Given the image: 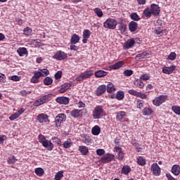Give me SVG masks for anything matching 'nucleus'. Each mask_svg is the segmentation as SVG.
Instances as JSON below:
<instances>
[{
	"label": "nucleus",
	"mask_w": 180,
	"mask_h": 180,
	"mask_svg": "<svg viewBox=\"0 0 180 180\" xmlns=\"http://www.w3.org/2000/svg\"><path fill=\"white\" fill-rule=\"evenodd\" d=\"M134 85H135V86H137V88H140L141 89H143V88H144V82H143V80L140 78L134 79Z\"/></svg>",
	"instance_id": "23"
},
{
	"label": "nucleus",
	"mask_w": 180,
	"mask_h": 180,
	"mask_svg": "<svg viewBox=\"0 0 180 180\" xmlns=\"http://www.w3.org/2000/svg\"><path fill=\"white\" fill-rule=\"evenodd\" d=\"M155 32L156 33L158 37H161L162 36H164V30H162L161 27H158L155 30Z\"/></svg>",
	"instance_id": "40"
},
{
	"label": "nucleus",
	"mask_w": 180,
	"mask_h": 180,
	"mask_svg": "<svg viewBox=\"0 0 180 180\" xmlns=\"http://www.w3.org/2000/svg\"><path fill=\"white\" fill-rule=\"evenodd\" d=\"M18 117H19V115L17 112H15L9 117V120H11V122H13V120L18 119Z\"/></svg>",
	"instance_id": "59"
},
{
	"label": "nucleus",
	"mask_w": 180,
	"mask_h": 180,
	"mask_svg": "<svg viewBox=\"0 0 180 180\" xmlns=\"http://www.w3.org/2000/svg\"><path fill=\"white\" fill-rule=\"evenodd\" d=\"M114 150H115V153H118V154L117 155V160H119V161H122V160H123V158H124V153H123V150H122V148H120V146H115L114 148Z\"/></svg>",
	"instance_id": "13"
},
{
	"label": "nucleus",
	"mask_w": 180,
	"mask_h": 180,
	"mask_svg": "<svg viewBox=\"0 0 180 180\" xmlns=\"http://www.w3.org/2000/svg\"><path fill=\"white\" fill-rule=\"evenodd\" d=\"M79 40H80L79 35L77 34H73L70 39V43L72 44H77V43H79Z\"/></svg>",
	"instance_id": "27"
},
{
	"label": "nucleus",
	"mask_w": 180,
	"mask_h": 180,
	"mask_svg": "<svg viewBox=\"0 0 180 180\" xmlns=\"http://www.w3.org/2000/svg\"><path fill=\"white\" fill-rule=\"evenodd\" d=\"M168 101V96L167 95H160L159 96L155 97L153 100V105L158 108V106H161L162 103H165Z\"/></svg>",
	"instance_id": "4"
},
{
	"label": "nucleus",
	"mask_w": 180,
	"mask_h": 180,
	"mask_svg": "<svg viewBox=\"0 0 180 180\" xmlns=\"http://www.w3.org/2000/svg\"><path fill=\"white\" fill-rule=\"evenodd\" d=\"M16 161H18V159H16V158H15L14 155L8 157V158L7 160L8 164H10V165L15 164L16 162Z\"/></svg>",
	"instance_id": "45"
},
{
	"label": "nucleus",
	"mask_w": 180,
	"mask_h": 180,
	"mask_svg": "<svg viewBox=\"0 0 180 180\" xmlns=\"http://www.w3.org/2000/svg\"><path fill=\"white\" fill-rule=\"evenodd\" d=\"M79 151H80L82 155H88L89 149L86 146H79Z\"/></svg>",
	"instance_id": "25"
},
{
	"label": "nucleus",
	"mask_w": 180,
	"mask_h": 180,
	"mask_svg": "<svg viewBox=\"0 0 180 180\" xmlns=\"http://www.w3.org/2000/svg\"><path fill=\"white\" fill-rule=\"evenodd\" d=\"M172 110H173L174 113L180 116V107L178 105H173L172 107Z\"/></svg>",
	"instance_id": "44"
},
{
	"label": "nucleus",
	"mask_w": 180,
	"mask_h": 180,
	"mask_svg": "<svg viewBox=\"0 0 180 180\" xmlns=\"http://www.w3.org/2000/svg\"><path fill=\"white\" fill-rule=\"evenodd\" d=\"M172 174H174L175 176H178L180 174V166L179 165H174L171 169Z\"/></svg>",
	"instance_id": "19"
},
{
	"label": "nucleus",
	"mask_w": 180,
	"mask_h": 180,
	"mask_svg": "<svg viewBox=\"0 0 180 180\" xmlns=\"http://www.w3.org/2000/svg\"><path fill=\"white\" fill-rule=\"evenodd\" d=\"M0 82H2L3 84L6 82V76L2 73H0Z\"/></svg>",
	"instance_id": "60"
},
{
	"label": "nucleus",
	"mask_w": 180,
	"mask_h": 180,
	"mask_svg": "<svg viewBox=\"0 0 180 180\" xmlns=\"http://www.w3.org/2000/svg\"><path fill=\"white\" fill-rule=\"evenodd\" d=\"M64 148H70L72 146V140L68 139L67 141H65L63 144Z\"/></svg>",
	"instance_id": "35"
},
{
	"label": "nucleus",
	"mask_w": 180,
	"mask_h": 180,
	"mask_svg": "<svg viewBox=\"0 0 180 180\" xmlns=\"http://www.w3.org/2000/svg\"><path fill=\"white\" fill-rule=\"evenodd\" d=\"M143 15L146 16V18H151V15H153V13L151 11V8H146L143 11Z\"/></svg>",
	"instance_id": "36"
},
{
	"label": "nucleus",
	"mask_w": 180,
	"mask_h": 180,
	"mask_svg": "<svg viewBox=\"0 0 180 180\" xmlns=\"http://www.w3.org/2000/svg\"><path fill=\"white\" fill-rule=\"evenodd\" d=\"M136 106L138 109H143V107L144 106V101L137 99L136 100Z\"/></svg>",
	"instance_id": "46"
},
{
	"label": "nucleus",
	"mask_w": 180,
	"mask_h": 180,
	"mask_svg": "<svg viewBox=\"0 0 180 180\" xmlns=\"http://www.w3.org/2000/svg\"><path fill=\"white\" fill-rule=\"evenodd\" d=\"M106 92V85L101 84L96 90V96H101L103 94Z\"/></svg>",
	"instance_id": "14"
},
{
	"label": "nucleus",
	"mask_w": 180,
	"mask_h": 180,
	"mask_svg": "<svg viewBox=\"0 0 180 180\" xmlns=\"http://www.w3.org/2000/svg\"><path fill=\"white\" fill-rule=\"evenodd\" d=\"M127 115L126 114V112L124 111H120L117 112L116 115V120L117 122H120L121 120H123L124 117H126Z\"/></svg>",
	"instance_id": "22"
},
{
	"label": "nucleus",
	"mask_w": 180,
	"mask_h": 180,
	"mask_svg": "<svg viewBox=\"0 0 180 180\" xmlns=\"http://www.w3.org/2000/svg\"><path fill=\"white\" fill-rule=\"evenodd\" d=\"M114 158H115V155H113L112 154H110V153H107L105 155H103L101 157L100 162L102 164H108L109 162H112V161H113Z\"/></svg>",
	"instance_id": "8"
},
{
	"label": "nucleus",
	"mask_w": 180,
	"mask_h": 180,
	"mask_svg": "<svg viewBox=\"0 0 180 180\" xmlns=\"http://www.w3.org/2000/svg\"><path fill=\"white\" fill-rule=\"evenodd\" d=\"M139 79H141L142 81H148V79H150V75L148 74L141 75Z\"/></svg>",
	"instance_id": "54"
},
{
	"label": "nucleus",
	"mask_w": 180,
	"mask_h": 180,
	"mask_svg": "<svg viewBox=\"0 0 180 180\" xmlns=\"http://www.w3.org/2000/svg\"><path fill=\"white\" fill-rule=\"evenodd\" d=\"M115 98L117 101H123V99H124V91H118L116 94Z\"/></svg>",
	"instance_id": "31"
},
{
	"label": "nucleus",
	"mask_w": 180,
	"mask_h": 180,
	"mask_svg": "<svg viewBox=\"0 0 180 180\" xmlns=\"http://www.w3.org/2000/svg\"><path fill=\"white\" fill-rule=\"evenodd\" d=\"M51 98H53V94H46L44 96H42L39 99L36 100L33 105L36 108H38V106H41V105H44V103H49L50 101H51Z\"/></svg>",
	"instance_id": "2"
},
{
	"label": "nucleus",
	"mask_w": 180,
	"mask_h": 180,
	"mask_svg": "<svg viewBox=\"0 0 180 180\" xmlns=\"http://www.w3.org/2000/svg\"><path fill=\"white\" fill-rule=\"evenodd\" d=\"M51 140H52V141H53V143H55L58 146H61V139H60V138L56 137V136H53L51 138Z\"/></svg>",
	"instance_id": "50"
},
{
	"label": "nucleus",
	"mask_w": 180,
	"mask_h": 180,
	"mask_svg": "<svg viewBox=\"0 0 180 180\" xmlns=\"http://www.w3.org/2000/svg\"><path fill=\"white\" fill-rule=\"evenodd\" d=\"M146 58V54L143 53H139L136 56L135 59L136 60V61H140V60H143Z\"/></svg>",
	"instance_id": "49"
},
{
	"label": "nucleus",
	"mask_w": 180,
	"mask_h": 180,
	"mask_svg": "<svg viewBox=\"0 0 180 180\" xmlns=\"http://www.w3.org/2000/svg\"><path fill=\"white\" fill-rule=\"evenodd\" d=\"M134 44H136V41L134 40V39L131 38V39L125 42L124 45V49L125 50H129V49H131V47H133Z\"/></svg>",
	"instance_id": "15"
},
{
	"label": "nucleus",
	"mask_w": 180,
	"mask_h": 180,
	"mask_svg": "<svg viewBox=\"0 0 180 180\" xmlns=\"http://www.w3.org/2000/svg\"><path fill=\"white\" fill-rule=\"evenodd\" d=\"M118 29L120 32V33L122 34H123V33H124V32H126V30H127V25H126V24L121 22L120 23L119 26H118Z\"/></svg>",
	"instance_id": "34"
},
{
	"label": "nucleus",
	"mask_w": 180,
	"mask_h": 180,
	"mask_svg": "<svg viewBox=\"0 0 180 180\" xmlns=\"http://www.w3.org/2000/svg\"><path fill=\"white\" fill-rule=\"evenodd\" d=\"M56 102L59 105H68L70 103V98L66 96H60L56 98Z\"/></svg>",
	"instance_id": "11"
},
{
	"label": "nucleus",
	"mask_w": 180,
	"mask_h": 180,
	"mask_svg": "<svg viewBox=\"0 0 180 180\" xmlns=\"http://www.w3.org/2000/svg\"><path fill=\"white\" fill-rule=\"evenodd\" d=\"M108 72L105 70H97L95 72L94 75L96 78H103V77H106L108 75Z\"/></svg>",
	"instance_id": "20"
},
{
	"label": "nucleus",
	"mask_w": 180,
	"mask_h": 180,
	"mask_svg": "<svg viewBox=\"0 0 180 180\" xmlns=\"http://www.w3.org/2000/svg\"><path fill=\"white\" fill-rule=\"evenodd\" d=\"M23 32V34H25V36H30V34H32V28L27 27L24 29Z\"/></svg>",
	"instance_id": "51"
},
{
	"label": "nucleus",
	"mask_w": 180,
	"mask_h": 180,
	"mask_svg": "<svg viewBox=\"0 0 180 180\" xmlns=\"http://www.w3.org/2000/svg\"><path fill=\"white\" fill-rule=\"evenodd\" d=\"M116 26H117V21L113 18H108L103 23V27L110 30L116 29Z\"/></svg>",
	"instance_id": "5"
},
{
	"label": "nucleus",
	"mask_w": 180,
	"mask_h": 180,
	"mask_svg": "<svg viewBox=\"0 0 180 180\" xmlns=\"http://www.w3.org/2000/svg\"><path fill=\"white\" fill-rule=\"evenodd\" d=\"M63 176H64V172L59 171L56 174L54 179L55 180H61V178H63Z\"/></svg>",
	"instance_id": "42"
},
{
	"label": "nucleus",
	"mask_w": 180,
	"mask_h": 180,
	"mask_svg": "<svg viewBox=\"0 0 180 180\" xmlns=\"http://www.w3.org/2000/svg\"><path fill=\"white\" fill-rule=\"evenodd\" d=\"M34 172L38 176H41L44 174V170L41 167L36 168Z\"/></svg>",
	"instance_id": "38"
},
{
	"label": "nucleus",
	"mask_w": 180,
	"mask_h": 180,
	"mask_svg": "<svg viewBox=\"0 0 180 180\" xmlns=\"http://www.w3.org/2000/svg\"><path fill=\"white\" fill-rule=\"evenodd\" d=\"M137 98H141V99H147L148 96H147V94H146L144 93L139 92L138 94Z\"/></svg>",
	"instance_id": "61"
},
{
	"label": "nucleus",
	"mask_w": 180,
	"mask_h": 180,
	"mask_svg": "<svg viewBox=\"0 0 180 180\" xmlns=\"http://www.w3.org/2000/svg\"><path fill=\"white\" fill-rule=\"evenodd\" d=\"M137 27H139V24H137V22L131 21L129 23V30L131 33H133V32H136V30H137Z\"/></svg>",
	"instance_id": "18"
},
{
	"label": "nucleus",
	"mask_w": 180,
	"mask_h": 180,
	"mask_svg": "<svg viewBox=\"0 0 180 180\" xmlns=\"http://www.w3.org/2000/svg\"><path fill=\"white\" fill-rule=\"evenodd\" d=\"M68 58V56L67 53H65L63 51H57L54 56H53V58L55 60H58V61H61L63 60H66V58Z\"/></svg>",
	"instance_id": "7"
},
{
	"label": "nucleus",
	"mask_w": 180,
	"mask_h": 180,
	"mask_svg": "<svg viewBox=\"0 0 180 180\" xmlns=\"http://www.w3.org/2000/svg\"><path fill=\"white\" fill-rule=\"evenodd\" d=\"M91 116L94 120L102 119V117L105 116V110H103V106L96 105L92 111Z\"/></svg>",
	"instance_id": "3"
},
{
	"label": "nucleus",
	"mask_w": 180,
	"mask_h": 180,
	"mask_svg": "<svg viewBox=\"0 0 180 180\" xmlns=\"http://www.w3.org/2000/svg\"><path fill=\"white\" fill-rule=\"evenodd\" d=\"M94 13L98 16V18H102L103 16V12L99 8H96L94 9Z\"/></svg>",
	"instance_id": "39"
},
{
	"label": "nucleus",
	"mask_w": 180,
	"mask_h": 180,
	"mask_svg": "<svg viewBox=\"0 0 180 180\" xmlns=\"http://www.w3.org/2000/svg\"><path fill=\"white\" fill-rule=\"evenodd\" d=\"M137 164L141 167H144L146 164V160L143 156H139L137 158Z\"/></svg>",
	"instance_id": "33"
},
{
	"label": "nucleus",
	"mask_w": 180,
	"mask_h": 180,
	"mask_svg": "<svg viewBox=\"0 0 180 180\" xmlns=\"http://www.w3.org/2000/svg\"><path fill=\"white\" fill-rule=\"evenodd\" d=\"M130 18L132 20H134L135 22H139V20H140V16H139V15H137L136 13H132L130 15Z\"/></svg>",
	"instance_id": "43"
},
{
	"label": "nucleus",
	"mask_w": 180,
	"mask_h": 180,
	"mask_svg": "<svg viewBox=\"0 0 180 180\" xmlns=\"http://www.w3.org/2000/svg\"><path fill=\"white\" fill-rule=\"evenodd\" d=\"M67 120V115L64 113L58 114L53 123H55V127H60L61 124L64 123Z\"/></svg>",
	"instance_id": "6"
},
{
	"label": "nucleus",
	"mask_w": 180,
	"mask_h": 180,
	"mask_svg": "<svg viewBox=\"0 0 180 180\" xmlns=\"http://www.w3.org/2000/svg\"><path fill=\"white\" fill-rule=\"evenodd\" d=\"M83 143H84L85 144H89L92 143V139H91V137H89V136L86 134L83 135Z\"/></svg>",
	"instance_id": "37"
},
{
	"label": "nucleus",
	"mask_w": 180,
	"mask_h": 180,
	"mask_svg": "<svg viewBox=\"0 0 180 180\" xmlns=\"http://www.w3.org/2000/svg\"><path fill=\"white\" fill-rule=\"evenodd\" d=\"M54 77H55V79H61V77H63V72L62 71H58L56 74H55V75H54Z\"/></svg>",
	"instance_id": "58"
},
{
	"label": "nucleus",
	"mask_w": 180,
	"mask_h": 180,
	"mask_svg": "<svg viewBox=\"0 0 180 180\" xmlns=\"http://www.w3.org/2000/svg\"><path fill=\"white\" fill-rule=\"evenodd\" d=\"M34 77L39 79L41 77H44V75H43V72H40V70L34 71Z\"/></svg>",
	"instance_id": "53"
},
{
	"label": "nucleus",
	"mask_w": 180,
	"mask_h": 180,
	"mask_svg": "<svg viewBox=\"0 0 180 180\" xmlns=\"http://www.w3.org/2000/svg\"><path fill=\"white\" fill-rule=\"evenodd\" d=\"M39 71H40V72H42L44 77H47V75L50 74V71H49V70L47 69H39Z\"/></svg>",
	"instance_id": "56"
},
{
	"label": "nucleus",
	"mask_w": 180,
	"mask_h": 180,
	"mask_svg": "<svg viewBox=\"0 0 180 180\" xmlns=\"http://www.w3.org/2000/svg\"><path fill=\"white\" fill-rule=\"evenodd\" d=\"M121 172L124 175H129L131 172V167L129 165H124L121 169Z\"/></svg>",
	"instance_id": "26"
},
{
	"label": "nucleus",
	"mask_w": 180,
	"mask_h": 180,
	"mask_svg": "<svg viewBox=\"0 0 180 180\" xmlns=\"http://www.w3.org/2000/svg\"><path fill=\"white\" fill-rule=\"evenodd\" d=\"M123 74L124 75V77H131V75H133V74H134V72L132 70H125L123 72Z\"/></svg>",
	"instance_id": "48"
},
{
	"label": "nucleus",
	"mask_w": 180,
	"mask_h": 180,
	"mask_svg": "<svg viewBox=\"0 0 180 180\" xmlns=\"http://www.w3.org/2000/svg\"><path fill=\"white\" fill-rule=\"evenodd\" d=\"M62 87H63L66 91H68L70 88H71V84L70 83H65L63 85H62Z\"/></svg>",
	"instance_id": "63"
},
{
	"label": "nucleus",
	"mask_w": 180,
	"mask_h": 180,
	"mask_svg": "<svg viewBox=\"0 0 180 180\" xmlns=\"http://www.w3.org/2000/svg\"><path fill=\"white\" fill-rule=\"evenodd\" d=\"M44 85H51L53 84V79L50 77H46L44 79Z\"/></svg>",
	"instance_id": "41"
},
{
	"label": "nucleus",
	"mask_w": 180,
	"mask_h": 180,
	"mask_svg": "<svg viewBox=\"0 0 180 180\" xmlns=\"http://www.w3.org/2000/svg\"><path fill=\"white\" fill-rule=\"evenodd\" d=\"M97 155H103L105 154V150L103 149H97L96 150Z\"/></svg>",
	"instance_id": "62"
},
{
	"label": "nucleus",
	"mask_w": 180,
	"mask_h": 180,
	"mask_svg": "<svg viewBox=\"0 0 180 180\" xmlns=\"http://www.w3.org/2000/svg\"><path fill=\"white\" fill-rule=\"evenodd\" d=\"M82 75H83V78L84 79H86L88 78H90V77H92L94 75V71L93 70H87L84 72L82 73Z\"/></svg>",
	"instance_id": "32"
},
{
	"label": "nucleus",
	"mask_w": 180,
	"mask_h": 180,
	"mask_svg": "<svg viewBox=\"0 0 180 180\" xmlns=\"http://www.w3.org/2000/svg\"><path fill=\"white\" fill-rule=\"evenodd\" d=\"M37 120L39 123H49V115L44 113L39 114L37 116Z\"/></svg>",
	"instance_id": "12"
},
{
	"label": "nucleus",
	"mask_w": 180,
	"mask_h": 180,
	"mask_svg": "<svg viewBox=\"0 0 180 180\" xmlns=\"http://www.w3.org/2000/svg\"><path fill=\"white\" fill-rule=\"evenodd\" d=\"M38 140L39 143L43 146V147L47 148L49 151H53V148H54V144L51 142V141L47 140L44 135L39 134L38 136Z\"/></svg>",
	"instance_id": "1"
},
{
	"label": "nucleus",
	"mask_w": 180,
	"mask_h": 180,
	"mask_svg": "<svg viewBox=\"0 0 180 180\" xmlns=\"http://www.w3.org/2000/svg\"><path fill=\"white\" fill-rule=\"evenodd\" d=\"M150 11L152 12V15L153 16H158L161 12V9L160 8V6L155 4H153L150 5Z\"/></svg>",
	"instance_id": "10"
},
{
	"label": "nucleus",
	"mask_w": 180,
	"mask_h": 180,
	"mask_svg": "<svg viewBox=\"0 0 180 180\" xmlns=\"http://www.w3.org/2000/svg\"><path fill=\"white\" fill-rule=\"evenodd\" d=\"M122 65H124V61L120 60L112 65V70H119V68H122Z\"/></svg>",
	"instance_id": "30"
},
{
	"label": "nucleus",
	"mask_w": 180,
	"mask_h": 180,
	"mask_svg": "<svg viewBox=\"0 0 180 180\" xmlns=\"http://www.w3.org/2000/svg\"><path fill=\"white\" fill-rule=\"evenodd\" d=\"M151 171L155 176H160V175H161V168L157 163L152 164Z\"/></svg>",
	"instance_id": "9"
},
{
	"label": "nucleus",
	"mask_w": 180,
	"mask_h": 180,
	"mask_svg": "<svg viewBox=\"0 0 180 180\" xmlns=\"http://www.w3.org/2000/svg\"><path fill=\"white\" fill-rule=\"evenodd\" d=\"M176 68V66H175V65H173L170 67H166V68H162V72L164 74H172V72H174V71H175V69Z\"/></svg>",
	"instance_id": "16"
},
{
	"label": "nucleus",
	"mask_w": 180,
	"mask_h": 180,
	"mask_svg": "<svg viewBox=\"0 0 180 180\" xmlns=\"http://www.w3.org/2000/svg\"><path fill=\"white\" fill-rule=\"evenodd\" d=\"M176 58V53L175 52H172L167 57V60H171V61H174Z\"/></svg>",
	"instance_id": "52"
},
{
	"label": "nucleus",
	"mask_w": 180,
	"mask_h": 180,
	"mask_svg": "<svg viewBox=\"0 0 180 180\" xmlns=\"http://www.w3.org/2000/svg\"><path fill=\"white\" fill-rule=\"evenodd\" d=\"M20 94L21 96H27L29 94H32V91L22 90L21 91H20Z\"/></svg>",
	"instance_id": "57"
},
{
	"label": "nucleus",
	"mask_w": 180,
	"mask_h": 180,
	"mask_svg": "<svg viewBox=\"0 0 180 180\" xmlns=\"http://www.w3.org/2000/svg\"><path fill=\"white\" fill-rule=\"evenodd\" d=\"M81 110L74 109L70 112V115L72 117H74L75 119H78V117H80L81 116Z\"/></svg>",
	"instance_id": "24"
},
{
	"label": "nucleus",
	"mask_w": 180,
	"mask_h": 180,
	"mask_svg": "<svg viewBox=\"0 0 180 180\" xmlns=\"http://www.w3.org/2000/svg\"><path fill=\"white\" fill-rule=\"evenodd\" d=\"M17 53L20 57H23L25 54H27V49L25 47H20L18 49Z\"/></svg>",
	"instance_id": "28"
},
{
	"label": "nucleus",
	"mask_w": 180,
	"mask_h": 180,
	"mask_svg": "<svg viewBox=\"0 0 180 180\" xmlns=\"http://www.w3.org/2000/svg\"><path fill=\"white\" fill-rule=\"evenodd\" d=\"M91 37V31L89 30H84L83 31V39H89Z\"/></svg>",
	"instance_id": "47"
},
{
	"label": "nucleus",
	"mask_w": 180,
	"mask_h": 180,
	"mask_svg": "<svg viewBox=\"0 0 180 180\" xmlns=\"http://www.w3.org/2000/svg\"><path fill=\"white\" fill-rule=\"evenodd\" d=\"M139 91L134 90V89H129L128 90V94H129V95H133L134 96H139Z\"/></svg>",
	"instance_id": "55"
},
{
	"label": "nucleus",
	"mask_w": 180,
	"mask_h": 180,
	"mask_svg": "<svg viewBox=\"0 0 180 180\" xmlns=\"http://www.w3.org/2000/svg\"><path fill=\"white\" fill-rule=\"evenodd\" d=\"M91 133L94 136H99L101 134V127L98 125H95L91 129Z\"/></svg>",
	"instance_id": "29"
},
{
	"label": "nucleus",
	"mask_w": 180,
	"mask_h": 180,
	"mask_svg": "<svg viewBox=\"0 0 180 180\" xmlns=\"http://www.w3.org/2000/svg\"><path fill=\"white\" fill-rule=\"evenodd\" d=\"M77 106L79 108V109H81L82 108H85L86 106V105H85V103L82 101H79L77 103Z\"/></svg>",
	"instance_id": "64"
},
{
	"label": "nucleus",
	"mask_w": 180,
	"mask_h": 180,
	"mask_svg": "<svg viewBox=\"0 0 180 180\" xmlns=\"http://www.w3.org/2000/svg\"><path fill=\"white\" fill-rule=\"evenodd\" d=\"M152 113H154V110L150 107H146L142 110L143 116H151Z\"/></svg>",
	"instance_id": "17"
},
{
	"label": "nucleus",
	"mask_w": 180,
	"mask_h": 180,
	"mask_svg": "<svg viewBox=\"0 0 180 180\" xmlns=\"http://www.w3.org/2000/svg\"><path fill=\"white\" fill-rule=\"evenodd\" d=\"M106 91L108 94H112V92H115L116 91V87L115 86V84L112 82H108L106 86Z\"/></svg>",
	"instance_id": "21"
}]
</instances>
